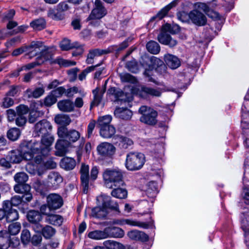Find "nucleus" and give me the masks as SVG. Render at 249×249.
I'll return each instance as SVG.
<instances>
[{
    "label": "nucleus",
    "mask_w": 249,
    "mask_h": 249,
    "mask_svg": "<svg viewBox=\"0 0 249 249\" xmlns=\"http://www.w3.org/2000/svg\"><path fill=\"white\" fill-rule=\"evenodd\" d=\"M27 218L29 222L36 223L41 221L42 216L38 212L33 210L28 212Z\"/></svg>",
    "instance_id": "obj_41"
},
{
    "label": "nucleus",
    "mask_w": 249,
    "mask_h": 249,
    "mask_svg": "<svg viewBox=\"0 0 249 249\" xmlns=\"http://www.w3.org/2000/svg\"><path fill=\"white\" fill-rule=\"evenodd\" d=\"M159 41L164 45L173 47L177 44V41L171 37L170 35L165 32H162L158 36Z\"/></svg>",
    "instance_id": "obj_21"
},
{
    "label": "nucleus",
    "mask_w": 249,
    "mask_h": 249,
    "mask_svg": "<svg viewBox=\"0 0 249 249\" xmlns=\"http://www.w3.org/2000/svg\"><path fill=\"white\" fill-rule=\"evenodd\" d=\"M146 192L148 197H155L158 193L157 183L155 181H150L147 184Z\"/></svg>",
    "instance_id": "obj_33"
},
{
    "label": "nucleus",
    "mask_w": 249,
    "mask_h": 249,
    "mask_svg": "<svg viewBox=\"0 0 249 249\" xmlns=\"http://www.w3.org/2000/svg\"><path fill=\"white\" fill-rule=\"evenodd\" d=\"M55 122L62 125H68L71 122L69 115L66 114H58L54 118Z\"/></svg>",
    "instance_id": "obj_39"
},
{
    "label": "nucleus",
    "mask_w": 249,
    "mask_h": 249,
    "mask_svg": "<svg viewBox=\"0 0 249 249\" xmlns=\"http://www.w3.org/2000/svg\"><path fill=\"white\" fill-rule=\"evenodd\" d=\"M48 221L52 225L60 226L63 222V218L59 215H50L48 216Z\"/></svg>",
    "instance_id": "obj_47"
},
{
    "label": "nucleus",
    "mask_w": 249,
    "mask_h": 249,
    "mask_svg": "<svg viewBox=\"0 0 249 249\" xmlns=\"http://www.w3.org/2000/svg\"><path fill=\"white\" fill-rule=\"evenodd\" d=\"M106 53H107L106 51L98 49L90 50L87 56L86 62L89 64H92L93 62V59L95 56H99Z\"/></svg>",
    "instance_id": "obj_34"
},
{
    "label": "nucleus",
    "mask_w": 249,
    "mask_h": 249,
    "mask_svg": "<svg viewBox=\"0 0 249 249\" xmlns=\"http://www.w3.org/2000/svg\"><path fill=\"white\" fill-rule=\"evenodd\" d=\"M57 135L60 138H64L71 142H76L80 137V133L74 129L68 130L66 127L61 126L57 129Z\"/></svg>",
    "instance_id": "obj_9"
},
{
    "label": "nucleus",
    "mask_w": 249,
    "mask_h": 249,
    "mask_svg": "<svg viewBox=\"0 0 249 249\" xmlns=\"http://www.w3.org/2000/svg\"><path fill=\"white\" fill-rule=\"evenodd\" d=\"M42 113L37 110H32L30 111L29 116V122L30 123H34Z\"/></svg>",
    "instance_id": "obj_61"
},
{
    "label": "nucleus",
    "mask_w": 249,
    "mask_h": 249,
    "mask_svg": "<svg viewBox=\"0 0 249 249\" xmlns=\"http://www.w3.org/2000/svg\"><path fill=\"white\" fill-rule=\"evenodd\" d=\"M112 120V117L110 115H105L100 117L97 121V126L100 129L111 126L110 123Z\"/></svg>",
    "instance_id": "obj_36"
},
{
    "label": "nucleus",
    "mask_w": 249,
    "mask_h": 249,
    "mask_svg": "<svg viewBox=\"0 0 249 249\" xmlns=\"http://www.w3.org/2000/svg\"><path fill=\"white\" fill-rule=\"evenodd\" d=\"M20 135L19 129L17 128L10 129L7 132V137L12 141L17 140Z\"/></svg>",
    "instance_id": "obj_48"
},
{
    "label": "nucleus",
    "mask_w": 249,
    "mask_h": 249,
    "mask_svg": "<svg viewBox=\"0 0 249 249\" xmlns=\"http://www.w3.org/2000/svg\"><path fill=\"white\" fill-rule=\"evenodd\" d=\"M46 22L43 18L35 19L30 23L31 26L36 30H41L45 28Z\"/></svg>",
    "instance_id": "obj_43"
},
{
    "label": "nucleus",
    "mask_w": 249,
    "mask_h": 249,
    "mask_svg": "<svg viewBox=\"0 0 249 249\" xmlns=\"http://www.w3.org/2000/svg\"><path fill=\"white\" fill-rule=\"evenodd\" d=\"M62 181L63 178L58 173L51 172L48 176V185L54 189L58 188Z\"/></svg>",
    "instance_id": "obj_17"
},
{
    "label": "nucleus",
    "mask_w": 249,
    "mask_h": 249,
    "mask_svg": "<svg viewBox=\"0 0 249 249\" xmlns=\"http://www.w3.org/2000/svg\"><path fill=\"white\" fill-rule=\"evenodd\" d=\"M70 146V142L64 138L57 140L55 145V155L58 156H63L67 153L68 149Z\"/></svg>",
    "instance_id": "obj_15"
},
{
    "label": "nucleus",
    "mask_w": 249,
    "mask_h": 249,
    "mask_svg": "<svg viewBox=\"0 0 249 249\" xmlns=\"http://www.w3.org/2000/svg\"><path fill=\"white\" fill-rule=\"evenodd\" d=\"M141 95H151L156 97H160L162 93V90L160 89H154L148 87H142L141 88Z\"/></svg>",
    "instance_id": "obj_26"
},
{
    "label": "nucleus",
    "mask_w": 249,
    "mask_h": 249,
    "mask_svg": "<svg viewBox=\"0 0 249 249\" xmlns=\"http://www.w3.org/2000/svg\"><path fill=\"white\" fill-rule=\"evenodd\" d=\"M106 228L103 231L95 230L89 232L88 236L94 240H102L107 238L108 234L107 233Z\"/></svg>",
    "instance_id": "obj_29"
},
{
    "label": "nucleus",
    "mask_w": 249,
    "mask_h": 249,
    "mask_svg": "<svg viewBox=\"0 0 249 249\" xmlns=\"http://www.w3.org/2000/svg\"><path fill=\"white\" fill-rule=\"evenodd\" d=\"M14 190L17 193L23 195L31 191V187L27 184H17L14 186Z\"/></svg>",
    "instance_id": "obj_45"
},
{
    "label": "nucleus",
    "mask_w": 249,
    "mask_h": 249,
    "mask_svg": "<svg viewBox=\"0 0 249 249\" xmlns=\"http://www.w3.org/2000/svg\"><path fill=\"white\" fill-rule=\"evenodd\" d=\"M103 180L106 187H123L124 184L122 173L117 170L107 169L103 173Z\"/></svg>",
    "instance_id": "obj_4"
},
{
    "label": "nucleus",
    "mask_w": 249,
    "mask_h": 249,
    "mask_svg": "<svg viewBox=\"0 0 249 249\" xmlns=\"http://www.w3.org/2000/svg\"><path fill=\"white\" fill-rule=\"evenodd\" d=\"M194 9L193 11L197 12H206L209 10V7L204 3L197 2L194 4Z\"/></svg>",
    "instance_id": "obj_56"
},
{
    "label": "nucleus",
    "mask_w": 249,
    "mask_h": 249,
    "mask_svg": "<svg viewBox=\"0 0 249 249\" xmlns=\"http://www.w3.org/2000/svg\"><path fill=\"white\" fill-rule=\"evenodd\" d=\"M66 90L63 87H58L52 91L56 98L61 97L64 93L66 94Z\"/></svg>",
    "instance_id": "obj_63"
},
{
    "label": "nucleus",
    "mask_w": 249,
    "mask_h": 249,
    "mask_svg": "<svg viewBox=\"0 0 249 249\" xmlns=\"http://www.w3.org/2000/svg\"><path fill=\"white\" fill-rule=\"evenodd\" d=\"M166 65L171 69H176L180 65V61L176 56L167 53L164 56Z\"/></svg>",
    "instance_id": "obj_18"
},
{
    "label": "nucleus",
    "mask_w": 249,
    "mask_h": 249,
    "mask_svg": "<svg viewBox=\"0 0 249 249\" xmlns=\"http://www.w3.org/2000/svg\"><path fill=\"white\" fill-rule=\"evenodd\" d=\"M28 179V176L24 172L18 173L14 176V179L18 184H24Z\"/></svg>",
    "instance_id": "obj_49"
},
{
    "label": "nucleus",
    "mask_w": 249,
    "mask_h": 249,
    "mask_svg": "<svg viewBox=\"0 0 249 249\" xmlns=\"http://www.w3.org/2000/svg\"><path fill=\"white\" fill-rule=\"evenodd\" d=\"M55 232V230L50 226H46L43 228L42 234L46 238H50L53 236Z\"/></svg>",
    "instance_id": "obj_53"
},
{
    "label": "nucleus",
    "mask_w": 249,
    "mask_h": 249,
    "mask_svg": "<svg viewBox=\"0 0 249 249\" xmlns=\"http://www.w3.org/2000/svg\"><path fill=\"white\" fill-rule=\"evenodd\" d=\"M106 249H125L122 243L113 240H106L103 243Z\"/></svg>",
    "instance_id": "obj_38"
},
{
    "label": "nucleus",
    "mask_w": 249,
    "mask_h": 249,
    "mask_svg": "<svg viewBox=\"0 0 249 249\" xmlns=\"http://www.w3.org/2000/svg\"><path fill=\"white\" fill-rule=\"evenodd\" d=\"M115 147L110 143L103 142L97 146V151L101 157H111L115 152Z\"/></svg>",
    "instance_id": "obj_11"
},
{
    "label": "nucleus",
    "mask_w": 249,
    "mask_h": 249,
    "mask_svg": "<svg viewBox=\"0 0 249 249\" xmlns=\"http://www.w3.org/2000/svg\"><path fill=\"white\" fill-rule=\"evenodd\" d=\"M59 109L63 112H70L74 110L73 103L70 100H62L57 103Z\"/></svg>",
    "instance_id": "obj_22"
},
{
    "label": "nucleus",
    "mask_w": 249,
    "mask_h": 249,
    "mask_svg": "<svg viewBox=\"0 0 249 249\" xmlns=\"http://www.w3.org/2000/svg\"><path fill=\"white\" fill-rule=\"evenodd\" d=\"M45 90L43 87L36 88L34 90L31 89H28L25 93L28 98H38L41 96L44 93Z\"/></svg>",
    "instance_id": "obj_32"
},
{
    "label": "nucleus",
    "mask_w": 249,
    "mask_h": 249,
    "mask_svg": "<svg viewBox=\"0 0 249 249\" xmlns=\"http://www.w3.org/2000/svg\"><path fill=\"white\" fill-rule=\"evenodd\" d=\"M189 17L192 21L197 25L203 26L206 23V17L201 12L192 11L189 14Z\"/></svg>",
    "instance_id": "obj_16"
},
{
    "label": "nucleus",
    "mask_w": 249,
    "mask_h": 249,
    "mask_svg": "<svg viewBox=\"0 0 249 249\" xmlns=\"http://www.w3.org/2000/svg\"><path fill=\"white\" fill-rule=\"evenodd\" d=\"M14 102L12 98L5 97L2 103V107L4 108H8L14 105Z\"/></svg>",
    "instance_id": "obj_62"
},
{
    "label": "nucleus",
    "mask_w": 249,
    "mask_h": 249,
    "mask_svg": "<svg viewBox=\"0 0 249 249\" xmlns=\"http://www.w3.org/2000/svg\"><path fill=\"white\" fill-rule=\"evenodd\" d=\"M60 47L62 51H68L71 49H75L72 53L73 56H77L83 53L84 48V45L78 42L71 43L70 40L65 38L60 43Z\"/></svg>",
    "instance_id": "obj_8"
},
{
    "label": "nucleus",
    "mask_w": 249,
    "mask_h": 249,
    "mask_svg": "<svg viewBox=\"0 0 249 249\" xmlns=\"http://www.w3.org/2000/svg\"><path fill=\"white\" fill-rule=\"evenodd\" d=\"M132 114V111L126 108L118 107L114 111L115 116L123 120H129Z\"/></svg>",
    "instance_id": "obj_23"
},
{
    "label": "nucleus",
    "mask_w": 249,
    "mask_h": 249,
    "mask_svg": "<svg viewBox=\"0 0 249 249\" xmlns=\"http://www.w3.org/2000/svg\"><path fill=\"white\" fill-rule=\"evenodd\" d=\"M41 136V142H30L28 144V147L35 156L40 155L42 160V156L49 154L51 150L50 147L54 142V137L50 132Z\"/></svg>",
    "instance_id": "obj_2"
},
{
    "label": "nucleus",
    "mask_w": 249,
    "mask_h": 249,
    "mask_svg": "<svg viewBox=\"0 0 249 249\" xmlns=\"http://www.w3.org/2000/svg\"><path fill=\"white\" fill-rule=\"evenodd\" d=\"M21 229L20 224L18 222H15L11 224L8 227L9 234L16 235L20 231Z\"/></svg>",
    "instance_id": "obj_50"
},
{
    "label": "nucleus",
    "mask_w": 249,
    "mask_h": 249,
    "mask_svg": "<svg viewBox=\"0 0 249 249\" xmlns=\"http://www.w3.org/2000/svg\"><path fill=\"white\" fill-rule=\"evenodd\" d=\"M127 235L129 238L133 240L145 242L148 240V236L146 234L138 230L129 231Z\"/></svg>",
    "instance_id": "obj_20"
},
{
    "label": "nucleus",
    "mask_w": 249,
    "mask_h": 249,
    "mask_svg": "<svg viewBox=\"0 0 249 249\" xmlns=\"http://www.w3.org/2000/svg\"><path fill=\"white\" fill-rule=\"evenodd\" d=\"M47 205L50 209L56 210L63 205L62 197L57 194H51L47 197Z\"/></svg>",
    "instance_id": "obj_13"
},
{
    "label": "nucleus",
    "mask_w": 249,
    "mask_h": 249,
    "mask_svg": "<svg viewBox=\"0 0 249 249\" xmlns=\"http://www.w3.org/2000/svg\"><path fill=\"white\" fill-rule=\"evenodd\" d=\"M114 223L120 225L127 224L131 226H137L142 227L144 229H147L149 226V224L147 223L142 222L129 219L117 220L114 222Z\"/></svg>",
    "instance_id": "obj_19"
},
{
    "label": "nucleus",
    "mask_w": 249,
    "mask_h": 249,
    "mask_svg": "<svg viewBox=\"0 0 249 249\" xmlns=\"http://www.w3.org/2000/svg\"><path fill=\"white\" fill-rule=\"evenodd\" d=\"M120 76L122 81L124 82H129L134 84L137 82L135 77L129 73H122L120 75Z\"/></svg>",
    "instance_id": "obj_54"
},
{
    "label": "nucleus",
    "mask_w": 249,
    "mask_h": 249,
    "mask_svg": "<svg viewBox=\"0 0 249 249\" xmlns=\"http://www.w3.org/2000/svg\"><path fill=\"white\" fill-rule=\"evenodd\" d=\"M116 132L115 127L113 126H109L100 129V135L104 138H109Z\"/></svg>",
    "instance_id": "obj_35"
},
{
    "label": "nucleus",
    "mask_w": 249,
    "mask_h": 249,
    "mask_svg": "<svg viewBox=\"0 0 249 249\" xmlns=\"http://www.w3.org/2000/svg\"><path fill=\"white\" fill-rule=\"evenodd\" d=\"M56 101L57 99L56 97L51 92V93L44 99V103L45 106L50 107L55 104Z\"/></svg>",
    "instance_id": "obj_59"
},
{
    "label": "nucleus",
    "mask_w": 249,
    "mask_h": 249,
    "mask_svg": "<svg viewBox=\"0 0 249 249\" xmlns=\"http://www.w3.org/2000/svg\"><path fill=\"white\" fill-rule=\"evenodd\" d=\"M248 219H249V213L243 214L242 217L241 224L242 228L245 232V242L247 246L249 247V228L247 227Z\"/></svg>",
    "instance_id": "obj_27"
},
{
    "label": "nucleus",
    "mask_w": 249,
    "mask_h": 249,
    "mask_svg": "<svg viewBox=\"0 0 249 249\" xmlns=\"http://www.w3.org/2000/svg\"><path fill=\"white\" fill-rule=\"evenodd\" d=\"M139 112L142 115L140 118L142 122L149 125H154L157 123L158 113L153 109L142 106L140 107Z\"/></svg>",
    "instance_id": "obj_7"
},
{
    "label": "nucleus",
    "mask_w": 249,
    "mask_h": 249,
    "mask_svg": "<svg viewBox=\"0 0 249 249\" xmlns=\"http://www.w3.org/2000/svg\"><path fill=\"white\" fill-rule=\"evenodd\" d=\"M107 10L101 0H95L94 8L89 15V19L101 18L107 14Z\"/></svg>",
    "instance_id": "obj_12"
},
{
    "label": "nucleus",
    "mask_w": 249,
    "mask_h": 249,
    "mask_svg": "<svg viewBox=\"0 0 249 249\" xmlns=\"http://www.w3.org/2000/svg\"><path fill=\"white\" fill-rule=\"evenodd\" d=\"M10 200L11 201L12 204H13V206H18L22 203H23V200L22 199L21 197L18 195H16L13 196Z\"/></svg>",
    "instance_id": "obj_64"
},
{
    "label": "nucleus",
    "mask_w": 249,
    "mask_h": 249,
    "mask_svg": "<svg viewBox=\"0 0 249 249\" xmlns=\"http://www.w3.org/2000/svg\"><path fill=\"white\" fill-rule=\"evenodd\" d=\"M44 60H42L41 58H37V59L35 62L29 63L25 66H22L19 69V71H22L24 70H29L32 69L35 67L40 65L44 62Z\"/></svg>",
    "instance_id": "obj_51"
},
{
    "label": "nucleus",
    "mask_w": 249,
    "mask_h": 249,
    "mask_svg": "<svg viewBox=\"0 0 249 249\" xmlns=\"http://www.w3.org/2000/svg\"><path fill=\"white\" fill-rule=\"evenodd\" d=\"M52 62L53 63L58 64L60 67H68L76 65V62L75 61L65 59L62 58H57L54 60Z\"/></svg>",
    "instance_id": "obj_44"
},
{
    "label": "nucleus",
    "mask_w": 249,
    "mask_h": 249,
    "mask_svg": "<svg viewBox=\"0 0 249 249\" xmlns=\"http://www.w3.org/2000/svg\"><path fill=\"white\" fill-rule=\"evenodd\" d=\"M107 93L109 95H113L116 100H119V98L121 97L123 94L122 91L114 87L109 88L107 90Z\"/></svg>",
    "instance_id": "obj_57"
},
{
    "label": "nucleus",
    "mask_w": 249,
    "mask_h": 249,
    "mask_svg": "<svg viewBox=\"0 0 249 249\" xmlns=\"http://www.w3.org/2000/svg\"><path fill=\"white\" fill-rule=\"evenodd\" d=\"M106 230H107L106 232L108 234L107 238H122L124 235V231L119 227L106 228Z\"/></svg>",
    "instance_id": "obj_25"
},
{
    "label": "nucleus",
    "mask_w": 249,
    "mask_h": 249,
    "mask_svg": "<svg viewBox=\"0 0 249 249\" xmlns=\"http://www.w3.org/2000/svg\"><path fill=\"white\" fill-rule=\"evenodd\" d=\"M99 66V65H96L95 66H90V67L87 68L86 69L83 70L81 72L80 74H79L78 79L80 81H83V80H84L86 78L87 75L89 73L93 71L94 70L95 68Z\"/></svg>",
    "instance_id": "obj_55"
},
{
    "label": "nucleus",
    "mask_w": 249,
    "mask_h": 249,
    "mask_svg": "<svg viewBox=\"0 0 249 249\" xmlns=\"http://www.w3.org/2000/svg\"><path fill=\"white\" fill-rule=\"evenodd\" d=\"M6 158L10 162L14 163H19L23 159L30 161L32 164H38L42 161L41 156L40 155L35 156L29 147V150L25 151L23 154L19 150H11L9 152Z\"/></svg>",
    "instance_id": "obj_3"
},
{
    "label": "nucleus",
    "mask_w": 249,
    "mask_h": 249,
    "mask_svg": "<svg viewBox=\"0 0 249 249\" xmlns=\"http://www.w3.org/2000/svg\"><path fill=\"white\" fill-rule=\"evenodd\" d=\"M11 244L9 233L6 231H0V249H7Z\"/></svg>",
    "instance_id": "obj_24"
},
{
    "label": "nucleus",
    "mask_w": 249,
    "mask_h": 249,
    "mask_svg": "<svg viewBox=\"0 0 249 249\" xmlns=\"http://www.w3.org/2000/svg\"><path fill=\"white\" fill-rule=\"evenodd\" d=\"M105 92V89L101 90L99 88H96L93 90L92 93L94 96V98L90 104V109H91L93 107L97 106L100 104Z\"/></svg>",
    "instance_id": "obj_28"
},
{
    "label": "nucleus",
    "mask_w": 249,
    "mask_h": 249,
    "mask_svg": "<svg viewBox=\"0 0 249 249\" xmlns=\"http://www.w3.org/2000/svg\"><path fill=\"white\" fill-rule=\"evenodd\" d=\"M52 129L51 123L46 120H42L35 124L34 135L35 137L42 136L50 133Z\"/></svg>",
    "instance_id": "obj_10"
},
{
    "label": "nucleus",
    "mask_w": 249,
    "mask_h": 249,
    "mask_svg": "<svg viewBox=\"0 0 249 249\" xmlns=\"http://www.w3.org/2000/svg\"><path fill=\"white\" fill-rule=\"evenodd\" d=\"M97 200L99 206L92 209L91 215L93 217L98 218L105 217L108 213V209L119 211L118 204L113 203L108 196L101 195L97 197Z\"/></svg>",
    "instance_id": "obj_1"
},
{
    "label": "nucleus",
    "mask_w": 249,
    "mask_h": 249,
    "mask_svg": "<svg viewBox=\"0 0 249 249\" xmlns=\"http://www.w3.org/2000/svg\"><path fill=\"white\" fill-rule=\"evenodd\" d=\"M6 220L8 222H10L16 220L18 218V213L16 210H11V211L7 212Z\"/></svg>",
    "instance_id": "obj_52"
},
{
    "label": "nucleus",
    "mask_w": 249,
    "mask_h": 249,
    "mask_svg": "<svg viewBox=\"0 0 249 249\" xmlns=\"http://www.w3.org/2000/svg\"><path fill=\"white\" fill-rule=\"evenodd\" d=\"M81 180L83 191L87 194L89 190V167L88 165L82 164L81 169Z\"/></svg>",
    "instance_id": "obj_14"
},
{
    "label": "nucleus",
    "mask_w": 249,
    "mask_h": 249,
    "mask_svg": "<svg viewBox=\"0 0 249 249\" xmlns=\"http://www.w3.org/2000/svg\"><path fill=\"white\" fill-rule=\"evenodd\" d=\"M21 240L24 244H28L31 240V234L28 230H24L21 234Z\"/></svg>",
    "instance_id": "obj_60"
},
{
    "label": "nucleus",
    "mask_w": 249,
    "mask_h": 249,
    "mask_svg": "<svg viewBox=\"0 0 249 249\" xmlns=\"http://www.w3.org/2000/svg\"><path fill=\"white\" fill-rule=\"evenodd\" d=\"M115 188L111 192V195L112 196L119 198L124 199L127 197V190L122 187H114Z\"/></svg>",
    "instance_id": "obj_31"
},
{
    "label": "nucleus",
    "mask_w": 249,
    "mask_h": 249,
    "mask_svg": "<svg viewBox=\"0 0 249 249\" xmlns=\"http://www.w3.org/2000/svg\"><path fill=\"white\" fill-rule=\"evenodd\" d=\"M176 5V2L175 1H172L168 5H166L163 8H162L157 14V17L159 19H162L164 17L168 12V11L173 7Z\"/></svg>",
    "instance_id": "obj_46"
},
{
    "label": "nucleus",
    "mask_w": 249,
    "mask_h": 249,
    "mask_svg": "<svg viewBox=\"0 0 249 249\" xmlns=\"http://www.w3.org/2000/svg\"><path fill=\"white\" fill-rule=\"evenodd\" d=\"M145 161V156L140 152H130L126 156L125 166L129 171H136L141 169Z\"/></svg>",
    "instance_id": "obj_5"
},
{
    "label": "nucleus",
    "mask_w": 249,
    "mask_h": 249,
    "mask_svg": "<svg viewBox=\"0 0 249 249\" xmlns=\"http://www.w3.org/2000/svg\"><path fill=\"white\" fill-rule=\"evenodd\" d=\"M60 165L62 168L67 170H70L74 168L76 162L72 158L65 157L61 160Z\"/></svg>",
    "instance_id": "obj_30"
},
{
    "label": "nucleus",
    "mask_w": 249,
    "mask_h": 249,
    "mask_svg": "<svg viewBox=\"0 0 249 249\" xmlns=\"http://www.w3.org/2000/svg\"><path fill=\"white\" fill-rule=\"evenodd\" d=\"M77 93H79L84 96L85 95V93L83 90H79L78 88L76 87H73L68 89L66 90V95L67 97H71L73 96L74 94H76Z\"/></svg>",
    "instance_id": "obj_58"
},
{
    "label": "nucleus",
    "mask_w": 249,
    "mask_h": 249,
    "mask_svg": "<svg viewBox=\"0 0 249 249\" xmlns=\"http://www.w3.org/2000/svg\"><path fill=\"white\" fill-rule=\"evenodd\" d=\"M48 16L51 18L55 20H62L64 18V14L58 10L53 9H50L47 13Z\"/></svg>",
    "instance_id": "obj_40"
},
{
    "label": "nucleus",
    "mask_w": 249,
    "mask_h": 249,
    "mask_svg": "<svg viewBox=\"0 0 249 249\" xmlns=\"http://www.w3.org/2000/svg\"><path fill=\"white\" fill-rule=\"evenodd\" d=\"M147 51L152 54H158L160 50L159 44L156 41H150L146 44Z\"/></svg>",
    "instance_id": "obj_42"
},
{
    "label": "nucleus",
    "mask_w": 249,
    "mask_h": 249,
    "mask_svg": "<svg viewBox=\"0 0 249 249\" xmlns=\"http://www.w3.org/2000/svg\"><path fill=\"white\" fill-rule=\"evenodd\" d=\"M43 47V45L42 42L33 41L29 46H26V52L28 53L30 58L36 56L38 53L43 51L50 53V57H51L52 55L56 50V48L54 46L45 47V49H43L42 48Z\"/></svg>",
    "instance_id": "obj_6"
},
{
    "label": "nucleus",
    "mask_w": 249,
    "mask_h": 249,
    "mask_svg": "<svg viewBox=\"0 0 249 249\" xmlns=\"http://www.w3.org/2000/svg\"><path fill=\"white\" fill-rule=\"evenodd\" d=\"M117 139V143H118L119 145L124 149L128 148L129 146L133 144V141L129 138L122 136H117L116 137Z\"/></svg>",
    "instance_id": "obj_37"
}]
</instances>
